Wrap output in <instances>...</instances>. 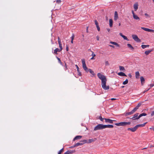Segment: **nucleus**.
<instances>
[{"label": "nucleus", "instance_id": "7c9ffc66", "mask_svg": "<svg viewBox=\"0 0 154 154\" xmlns=\"http://www.w3.org/2000/svg\"><path fill=\"white\" fill-rule=\"evenodd\" d=\"M127 46L128 48H130L131 49L133 50L134 48L130 44H128Z\"/></svg>", "mask_w": 154, "mask_h": 154}, {"label": "nucleus", "instance_id": "338daca9", "mask_svg": "<svg viewBox=\"0 0 154 154\" xmlns=\"http://www.w3.org/2000/svg\"><path fill=\"white\" fill-rule=\"evenodd\" d=\"M74 147H73V146H72L70 147V148H74Z\"/></svg>", "mask_w": 154, "mask_h": 154}, {"label": "nucleus", "instance_id": "bb28decb", "mask_svg": "<svg viewBox=\"0 0 154 154\" xmlns=\"http://www.w3.org/2000/svg\"><path fill=\"white\" fill-rule=\"evenodd\" d=\"M113 21L112 19L109 20V25L110 27H111L112 26Z\"/></svg>", "mask_w": 154, "mask_h": 154}, {"label": "nucleus", "instance_id": "4468645a", "mask_svg": "<svg viewBox=\"0 0 154 154\" xmlns=\"http://www.w3.org/2000/svg\"><path fill=\"white\" fill-rule=\"evenodd\" d=\"M82 137V136H81L78 135L76 136L74 138L73 141H75L76 140H79L81 139Z\"/></svg>", "mask_w": 154, "mask_h": 154}, {"label": "nucleus", "instance_id": "7ed1b4c3", "mask_svg": "<svg viewBox=\"0 0 154 154\" xmlns=\"http://www.w3.org/2000/svg\"><path fill=\"white\" fill-rule=\"evenodd\" d=\"M131 124L130 122H122L119 123H116L115 125L118 126H124L127 125H129Z\"/></svg>", "mask_w": 154, "mask_h": 154}, {"label": "nucleus", "instance_id": "58836bf2", "mask_svg": "<svg viewBox=\"0 0 154 154\" xmlns=\"http://www.w3.org/2000/svg\"><path fill=\"white\" fill-rule=\"evenodd\" d=\"M96 25V27L97 28V30L99 31H100V28L99 26V25L98 24H97V25Z\"/></svg>", "mask_w": 154, "mask_h": 154}, {"label": "nucleus", "instance_id": "c85d7f7f", "mask_svg": "<svg viewBox=\"0 0 154 154\" xmlns=\"http://www.w3.org/2000/svg\"><path fill=\"white\" fill-rule=\"evenodd\" d=\"M88 72H90L93 75H95V74L94 73V72L91 69H88Z\"/></svg>", "mask_w": 154, "mask_h": 154}, {"label": "nucleus", "instance_id": "cd10ccee", "mask_svg": "<svg viewBox=\"0 0 154 154\" xmlns=\"http://www.w3.org/2000/svg\"><path fill=\"white\" fill-rule=\"evenodd\" d=\"M111 44L114 45L117 47H119V45L116 42H110Z\"/></svg>", "mask_w": 154, "mask_h": 154}, {"label": "nucleus", "instance_id": "ddd939ff", "mask_svg": "<svg viewBox=\"0 0 154 154\" xmlns=\"http://www.w3.org/2000/svg\"><path fill=\"white\" fill-rule=\"evenodd\" d=\"M75 152V150H69L67 151L66 152L67 154H71Z\"/></svg>", "mask_w": 154, "mask_h": 154}, {"label": "nucleus", "instance_id": "f8f14e48", "mask_svg": "<svg viewBox=\"0 0 154 154\" xmlns=\"http://www.w3.org/2000/svg\"><path fill=\"white\" fill-rule=\"evenodd\" d=\"M141 104L142 103H138L136 107L133 109L136 112L137 110L139 108Z\"/></svg>", "mask_w": 154, "mask_h": 154}, {"label": "nucleus", "instance_id": "37998d69", "mask_svg": "<svg viewBox=\"0 0 154 154\" xmlns=\"http://www.w3.org/2000/svg\"><path fill=\"white\" fill-rule=\"evenodd\" d=\"M61 1L60 0H57L56 2L58 4H60V3Z\"/></svg>", "mask_w": 154, "mask_h": 154}, {"label": "nucleus", "instance_id": "4d7b16f0", "mask_svg": "<svg viewBox=\"0 0 154 154\" xmlns=\"http://www.w3.org/2000/svg\"><path fill=\"white\" fill-rule=\"evenodd\" d=\"M145 16H146V17H149L148 14H147V13H145Z\"/></svg>", "mask_w": 154, "mask_h": 154}, {"label": "nucleus", "instance_id": "dca6fc26", "mask_svg": "<svg viewBox=\"0 0 154 154\" xmlns=\"http://www.w3.org/2000/svg\"><path fill=\"white\" fill-rule=\"evenodd\" d=\"M146 114L145 113H143L140 114L138 117L135 118V119H139L140 118L143 116H146Z\"/></svg>", "mask_w": 154, "mask_h": 154}, {"label": "nucleus", "instance_id": "2eb2a0df", "mask_svg": "<svg viewBox=\"0 0 154 154\" xmlns=\"http://www.w3.org/2000/svg\"><path fill=\"white\" fill-rule=\"evenodd\" d=\"M62 50L60 49H58V48H56L54 51V54H57V52H60Z\"/></svg>", "mask_w": 154, "mask_h": 154}, {"label": "nucleus", "instance_id": "a19ab883", "mask_svg": "<svg viewBox=\"0 0 154 154\" xmlns=\"http://www.w3.org/2000/svg\"><path fill=\"white\" fill-rule=\"evenodd\" d=\"M75 36L73 34H72L71 37V40H73Z\"/></svg>", "mask_w": 154, "mask_h": 154}, {"label": "nucleus", "instance_id": "680f3d73", "mask_svg": "<svg viewBox=\"0 0 154 154\" xmlns=\"http://www.w3.org/2000/svg\"><path fill=\"white\" fill-rule=\"evenodd\" d=\"M71 42L72 44H73V40H71Z\"/></svg>", "mask_w": 154, "mask_h": 154}, {"label": "nucleus", "instance_id": "6ab92c4d", "mask_svg": "<svg viewBox=\"0 0 154 154\" xmlns=\"http://www.w3.org/2000/svg\"><path fill=\"white\" fill-rule=\"evenodd\" d=\"M138 4L137 3H136L134 5V9L135 11H136L138 8Z\"/></svg>", "mask_w": 154, "mask_h": 154}, {"label": "nucleus", "instance_id": "473e14b6", "mask_svg": "<svg viewBox=\"0 0 154 154\" xmlns=\"http://www.w3.org/2000/svg\"><path fill=\"white\" fill-rule=\"evenodd\" d=\"M141 28L143 29V30L146 31H147V32H149V29H148V28H145V27H141Z\"/></svg>", "mask_w": 154, "mask_h": 154}, {"label": "nucleus", "instance_id": "e2e57ef3", "mask_svg": "<svg viewBox=\"0 0 154 154\" xmlns=\"http://www.w3.org/2000/svg\"><path fill=\"white\" fill-rule=\"evenodd\" d=\"M129 76L131 78V74L129 75Z\"/></svg>", "mask_w": 154, "mask_h": 154}, {"label": "nucleus", "instance_id": "a18cd8bd", "mask_svg": "<svg viewBox=\"0 0 154 154\" xmlns=\"http://www.w3.org/2000/svg\"><path fill=\"white\" fill-rule=\"evenodd\" d=\"M154 85L153 84H151L149 85L150 88H150L154 86Z\"/></svg>", "mask_w": 154, "mask_h": 154}, {"label": "nucleus", "instance_id": "a211bd4d", "mask_svg": "<svg viewBox=\"0 0 154 154\" xmlns=\"http://www.w3.org/2000/svg\"><path fill=\"white\" fill-rule=\"evenodd\" d=\"M138 114H139L138 113H136L134 115L133 117L131 118L130 119H132L133 120H136V119H135V118L138 117Z\"/></svg>", "mask_w": 154, "mask_h": 154}, {"label": "nucleus", "instance_id": "4c0bfd02", "mask_svg": "<svg viewBox=\"0 0 154 154\" xmlns=\"http://www.w3.org/2000/svg\"><path fill=\"white\" fill-rule=\"evenodd\" d=\"M64 148H63L61 149L59 151L58 154H61V153L63 152V151Z\"/></svg>", "mask_w": 154, "mask_h": 154}, {"label": "nucleus", "instance_id": "72a5a7b5", "mask_svg": "<svg viewBox=\"0 0 154 154\" xmlns=\"http://www.w3.org/2000/svg\"><path fill=\"white\" fill-rule=\"evenodd\" d=\"M58 44L59 45V47L60 48V49L61 50H62L63 49V48L62 47V44L61 42H58Z\"/></svg>", "mask_w": 154, "mask_h": 154}, {"label": "nucleus", "instance_id": "20e7f679", "mask_svg": "<svg viewBox=\"0 0 154 154\" xmlns=\"http://www.w3.org/2000/svg\"><path fill=\"white\" fill-rule=\"evenodd\" d=\"M82 67L83 69L87 72H88V68L86 66L85 62L84 59H82Z\"/></svg>", "mask_w": 154, "mask_h": 154}, {"label": "nucleus", "instance_id": "ea45409f", "mask_svg": "<svg viewBox=\"0 0 154 154\" xmlns=\"http://www.w3.org/2000/svg\"><path fill=\"white\" fill-rule=\"evenodd\" d=\"M99 119L101 121H103V120L104 119V118H103L101 116H100L99 117Z\"/></svg>", "mask_w": 154, "mask_h": 154}, {"label": "nucleus", "instance_id": "052dcab7", "mask_svg": "<svg viewBox=\"0 0 154 154\" xmlns=\"http://www.w3.org/2000/svg\"><path fill=\"white\" fill-rule=\"evenodd\" d=\"M149 89H150V88H149V89H148L147 90H145V91H144V92H145V91H148Z\"/></svg>", "mask_w": 154, "mask_h": 154}, {"label": "nucleus", "instance_id": "b1692460", "mask_svg": "<svg viewBox=\"0 0 154 154\" xmlns=\"http://www.w3.org/2000/svg\"><path fill=\"white\" fill-rule=\"evenodd\" d=\"M133 18L136 20H140V18L136 15H134L133 16Z\"/></svg>", "mask_w": 154, "mask_h": 154}, {"label": "nucleus", "instance_id": "0e129e2a", "mask_svg": "<svg viewBox=\"0 0 154 154\" xmlns=\"http://www.w3.org/2000/svg\"><path fill=\"white\" fill-rule=\"evenodd\" d=\"M94 57H92L91 58V60L94 59Z\"/></svg>", "mask_w": 154, "mask_h": 154}, {"label": "nucleus", "instance_id": "f704fd0d", "mask_svg": "<svg viewBox=\"0 0 154 154\" xmlns=\"http://www.w3.org/2000/svg\"><path fill=\"white\" fill-rule=\"evenodd\" d=\"M149 46V45H141V47L143 49H144L146 47H148Z\"/></svg>", "mask_w": 154, "mask_h": 154}, {"label": "nucleus", "instance_id": "412c9836", "mask_svg": "<svg viewBox=\"0 0 154 154\" xmlns=\"http://www.w3.org/2000/svg\"><path fill=\"white\" fill-rule=\"evenodd\" d=\"M113 126L111 125H104L105 128H113Z\"/></svg>", "mask_w": 154, "mask_h": 154}, {"label": "nucleus", "instance_id": "6e6552de", "mask_svg": "<svg viewBox=\"0 0 154 154\" xmlns=\"http://www.w3.org/2000/svg\"><path fill=\"white\" fill-rule=\"evenodd\" d=\"M104 120L106 122L109 123L110 124H112L113 123V121H115V120H112L109 119L104 118Z\"/></svg>", "mask_w": 154, "mask_h": 154}, {"label": "nucleus", "instance_id": "09e8293b", "mask_svg": "<svg viewBox=\"0 0 154 154\" xmlns=\"http://www.w3.org/2000/svg\"><path fill=\"white\" fill-rule=\"evenodd\" d=\"M96 25H97L98 24V23L97 21L96 20H95L94 21Z\"/></svg>", "mask_w": 154, "mask_h": 154}, {"label": "nucleus", "instance_id": "69168bd1", "mask_svg": "<svg viewBox=\"0 0 154 154\" xmlns=\"http://www.w3.org/2000/svg\"><path fill=\"white\" fill-rule=\"evenodd\" d=\"M153 146H153L151 145V146H150V148H152V147H153Z\"/></svg>", "mask_w": 154, "mask_h": 154}, {"label": "nucleus", "instance_id": "c03bdc74", "mask_svg": "<svg viewBox=\"0 0 154 154\" xmlns=\"http://www.w3.org/2000/svg\"><path fill=\"white\" fill-rule=\"evenodd\" d=\"M149 129L151 130H152L153 131H154V127H151Z\"/></svg>", "mask_w": 154, "mask_h": 154}, {"label": "nucleus", "instance_id": "f03ea898", "mask_svg": "<svg viewBox=\"0 0 154 154\" xmlns=\"http://www.w3.org/2000/svg\"><path fill=\"white\" fill-rule=\"evenodd\" d=\"M105 128L104 125L99 124L96 125L94 128V131L102 130Z\"/></svg>", "mask_w": 154, "mask_h": 154}, {"label": "nucleus", "instance_id": "864d4df0", "mask_svg": "<svg viewBox=\"0 0 154 154\" xmlns=\"http://www.w3.org/2000/svg\"><path fill=\"white\" fill-rule=\"evenodd\" d=\"M149 30H150L149 31V32H154V30H152V29H150Z\"/></svg>", "mask_w": 154, "mask_h": 154}, {"label": "nucleus", "instance_id": "79ce46f5", "mask_svg": "<svg viewBox=\"0 0 154 154\" xmlns=\"http://www.w3.org/2000/svg\"><path fill=\"white\" fill-rule=\"evenodd\" d=\"M92 54H91V56H92V57H94L96 55L94 54V52L93 51H92Z\"/></svg>", "mask_w": 154, "mask_h": 154}, {"label": "nucleus", "instance_id": "0eeeda50", "mask_svg": "<svg viewBox=\"0 0 154 154\" xmlns=\"http://www.w3.org/2000/svg\"><path fill=\"white\" fill-rule=\"evenodd\" d=\"M85 143L83 141V140L80 141L79 142L76 143L73 146V147H76L79 146H81Z\"/></svg>", "mask_w": 154, "mask_h": 154}, {"label": "nucleus", "instance_id": "5701e85b", "mask_svg": "<svg viewBox=\"0 0 154 154\" xmlns=\"http://www.w3.org/2000/svg\"><path fill=\"white\" fill-rule=\"evenodd\" d=\"M140 76V74L138 71H137L135 72V76L137 79H138Z\"/></svg>", "mask_w": 154, "mask_h": 154}, {"label": "nucleus", "instance_id": "a878e982", "mask_svg": "<svg viewBox=\"0 0 154 154\" xmlns=\"http://www.w3.org/2000/svg\"><path fill=\"white\" fill-rule=\"evenodd\" d=\"M140 81L142 85H143V83H144L145 81V79L143 76H141L140 78Z\"/></svg>", "mask_w": 154, "mask_h": 154}, {"label": "nucleus", "instance_id": "6e6d98bb", "mask_svg": "<svg viewBox=\"0 0 154 154\" xmlns=\"http://www.w3.org/2000/svg\"><path fill=\"white\" fill-rule=\"evenodd\" d=\"M132 14H133V15H135V14L134 13V11H133V10H132Z\"/></svg>", "mask_w": 154, "mask_h": 154}, {"label": "nucleus", "instance_id": "c9c22d12", "mask_svg": "<svg viewBox=\"0 0 154 154\" xmlns=\"http://www.w3.org/2000/svg\"><path fill=\"white\" fill-rule=\"evenodd\" d=\"M128 82V80L127 79H126V80L124 81L123 83V84L124 85H126L127 84Z\"/></svg>", "mask_w": 154, "mask_h": 154}, {"label": "nucleus", "instance_id": "774afa93", "mask_svg": "<svg viewBox=\"0 0 154 154\" xmlns=\"http://www.w3.org/2000/svg\"><path fill=\"white\" fill-rule=\"evenodd\" d=\"M119 26H120L121 25V23H119Z\"/></svg>", "mask_w": 154, "mask_h": 154}, {"label": "nucleus", "instance_id": "9b49d317", "mask_svg": "<svg viewBox=\"0 0 154 154\" xmlns=\"http://www.w3.org/2000/svg\"><path fill=\"white\" fill-rule=\"evenodd\" d=\"M135 112V111L134 110V109H133L131 111L126 113H125V116H127L128 115H131L133 114Z\"/></svg>", "mask_w": 154, "mask_h": 154}, {"label": "nucleus", "instance_id": "2f4dec72", "mask_svg": "<svg viewBox=\"0 0 154 154\" xmlns=\"http://www.w3.org/2000/svg\"><path fill=\"white\" fill-rule=\"evenodd\" d=\"M119 70L121 71H124L125 70L124 67L122 66H119Z\"/></svg>", "mask_w": 154, "mask_h": 154}, {"label": "nucleus", "instance_id": "1a4fd4ad", "mask_svg": "<svg viewBox=\"0 0 154 154\" xmlns=\"http://www.w3.org/2000/svg\"><path fill=\"white\" fill-rule=\"evenodd\" d=\"M137 128L135 126L134 127L132 128H128L127 130L128 131H131L132 132H134L135 131L137 130Z\"/></svg>", "mask_w": 154, "mask_h": 154}, {"label": "nucleus", "instance_id": "423d86ee", "mask_svg": "<svg viewBox=\"0 0 154 154\" xmlns=\"http://www.w3.org/2000/svg\"><path fill=\"white\" fill-rule=\"evenodd\" d=\"M132 37L133 38L135 41L137 42H140V40L139 38L136 35H132Z\"/></svg>", "mask_w": 154, "mask_h": 154}, {"label": "nucleus", "instance_id": "39448f33", "mask_svg": "<svg viewBox=\"0 0 154 154\" xmlns=\"http://www.w3.org/2000/svg\"><path fill=\"white\" fill-rule=\"evenodd\" d=\"M97 140L96 138L92 139L87 140H83V141L85 143H90L96 141Z\"/></svg>", "mask_w": 154, "mask_h": 154}, {"label": "nucleus", "instance_id": "aec40b11", "mask_svg": "<svg viewBox=\"0 0 154 154\" xmlns=\"http://www.w3.org/2000/svg\"><path fill=\"white\" fill-rule=\"evenodd\" d=\"M118 75L121 76H126L127 75L125 74L123 72H120L118 73Z\"/></svg>", "mask_w": 154, "mask_h": 154}, {"label": "nucleus", "instance_id": "f257e3e1", "mask_svg": "<svg viewBox=\"0 0 154 154\" xmlns=\"http://www.w3.org/2000/svg\"><path fill=\"white\" fill-rule=\"evenodd\" d=\"M97 75L99 79L101 80L102 88L105 90H108L109 89V86L106 85L107 79L106 76L100 73H98Z\"/></svg>", "mask_w": 154, "mask_h": 154}, {"label": "nucleus", "instance_id": "393cba45", "mask_svg": "<svg viewBox=\"0 0 154 154\" xmlns=\"http://www.w3.org/2000/svg\"><path fill=\"white\" fill-rule=\"evenodd\" d=\"M75 66L76 67V68L77 69V70L78 72V73L79 75H80V76L81 75V72H80V71L79 70V68L78 66V65H75Z\"/></svg>", "mask_w": 154, "mask_h": 154}, {"label": "nucleus", "instance_id": "bf43d9fd", "mask_svg": "<svg viewBox=\"0 0 154 154\" xmlns=\"http://www.w3.org/2000/svg\"><path fill=\"white\" fill-rule=\"evenodd\" d=\"M116 100V99L114 98H112L111 99V100Z\"/></svg>", "mask_w": 154, "mask_h": 154}, {"label": "nucleus", "instance_id": "de8ad7c7", "mask_svg": "<svg viewBox=\"0 0 154 154\" xmlns=\"http://www.w3.org/2000/svg\"><path fill=\"white\" fill-rule=\"evenodd\" d=\"M105 65L106 66L109 65V63L108 61H106L105 62Z\"/></svg>", "mask_w": 154, "mask_h": 154}, {"label": "nucleus", "instance_id": "f3484780", "mask_svg": "<svg viewBox=\"0 0 154 154\" xmlns=\"http://www.w3.org/2000/svg\"><path fill=\"white\" fill-rule=\"evenodd\" d=\"M146 123V122L143 124L137 125L136 126L137 128V129L139 127H143L144 126Z\"/></svg>", "mask_w": 154, "mask_h": 154}, {"label": "nucleus", "instance_id": "4be33fe9", "mask_svg": "<svg viewBox=\"0 0 154 154\" xmlns=\"http://www.w3.org/2000/svg\"><path fill=\"white\" fill-rule=\"evenodd\" d=\"M119 35H120L122 36L125 40H126L127 41H128L129 40L128 39V38H127V37L126 36H125L124 35H122V34L120 33H119Z\"/></svg>", "mask_w": 154, "mask_h": 154}, {"label": "nucleus", "instance_id": "c756f323", "mask_svg": "<svg viewBox=\"0 0 154 154\" xmlns=\"http://www.w3.org/2000/svg\"><path fill=\"white\" fill-rule=\"evenodd\" d=\"M152 51V50L146 51L145 52V54L146 55H148Z\"/></svg>", "mask_w": 154, "mask_h": 154}, {"label": "nucleus", "instance_id": "603ef678", "mask_svg": "<svg viewBox=\"0 0 154 154\" xmlns=\"http://www.w3.org/2000/svg\"><path fill=\"white\" fill-rule=\"evenodd\" d=\"M66 49L67 51H68L69 50V47L68 46L66 45Z\"/></svg>", "mask_w": 154, "mask_h": 154}, {"label": "nucleus", "instance_id": "13d9d810", "mask_svg": "<svg viewBox=\"0 0 154 154\" xmlns=\"http://www.w3.org/2000/svg\"><path fill=\"white\" fill-rule=\"evenodd\" d=\"M109 46L110 47H112V48H114V46L112 45H109Z\"/></svg>", "mask_w": 154, "mask_h": 154}, {"label": "nucleus", "instance_id": "49530a36", "mask_svg": "<svg viewBox=\"0 0 154 154\" xmlns=\"http://www.w3.org/2000/svg\"><path fill=\"white\" fill-rule=\"evenodd\" d=\"M154 115V111H152L151 113V116H153Z\"/></svg>", "mask_w": 154, "mask_h": 154}, {"label": "nucleus", "instance_id": "8fccbe9b", "mask_svg": "<svg viewBox=\"0 0 154 154\" xmlns=\"http://www.w3.org/2000/svg\"><path fill=\"white\" fill-rule=\"evenodd\" d=\"M57 38L58 42H61V41L59 37H58Z\"/></svg>", "mask_w": 154, "mask_h": 154}, {"label": "nucleus", "instance_id": "e433bc0d", "mask_svg": "<svg viewBox=\"0 0 154 154\" xmlns=\"http://www.w3.org/2000/svg\"><path fill=\"white\" fill-rule=\"evenodd\" d=\"M57 59L59 63L61 65H62V62H61L60 59L58 57H57Z\"/></svg>", "mask_w": 154, "mask_h": 154}, {"label": "nucleus", "instance_id": "5fc2aeb1", "mask_svg": "<svg viewBox=\"0 0 154 154\" xmlns=\"http://www.w3.org/2000/svg\"><path fill=\"white\" fill-rule=\"evenodd\" d=\"M65 66L66 68V69H67V66L66 63H65Z\"/></svg>", "mask_w": 154, "mask_h": 154}, {"label": "nucleus", "instance_id": "9d476101", "mask_svg": "<svg viewBox=\"0 0 154 154\" xmlns=\"http://www.w3.org/2000/svg\"><path fill=\"white\" fill-rule=\"evenodd\" d=\"M119 18L118 14L117 11H115L114 13V20H116Z\"/></svg>", "mask_w": 154, "mask_h": 154}, {"label": "nucleus", "instance_id": "3c124183", "mask_svg": "<svg viewBox=\"0 0 154 154\" xmlns=\"http://www.w3.org/2000/svg\"><path fill=\"white\" fill-rule=\"evenodd\" d=\"M97 39V41H99V37L97 35L96 37Z\"/></svg>", "mask_w": 154, "mask_h": 154}]
</instances>
